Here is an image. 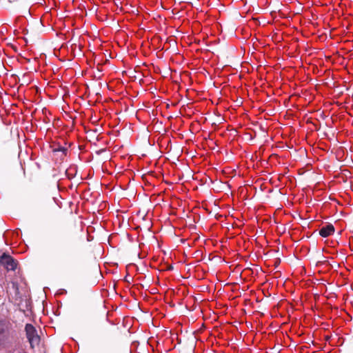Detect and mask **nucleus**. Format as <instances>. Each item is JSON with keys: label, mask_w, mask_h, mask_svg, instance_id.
Returning a JSON list of instances; mask_svg holds the SVG:
<instances>
[{"label": "nucleus", "mask_w": 353, "mask_h": 353, "mask_svg": "<svg viewBox=\"0 0 353 353\" xmlns=\"http://www.w3.org/2000/svg\"><path fill=\"white\" fill-rule=\"evenodd\" d=\"M26 332L27 338L30 343L32 347L35 345H37L39 342V336L37 334V331L34 327L31 324H27L26 325Z\"/></svg>", "instance_id": "1"}, {"label": "nucleus", "mask_w": 353, "mask_h": 353, "mask_svg": "<svg viewBox=\"0 0 353 353\" xmlns=\"http://www.w3.org/2000/svg\"><path fill=\"white\" fill-rule=\"evenodd\" d=\"M0 263L8 270H14L17 268V263L10 256L3 254L0 258Z\"/></svg>", "instance_id": "2"}, {"label": "nucleus", "mask_w": 353, "mask_h": 353, "mask_svg": "<svg viewBox=\"0 0 353 353\" xmlns=\"http://www.w3.org/2000/svg\"><path fill=\"white\" fill-rule=\"evenodd\" d=\"M334 232V228L332 225H327L319 230V234L323 237H327Z\"/></svg>", "instance_id": "3"}]
</instances>
